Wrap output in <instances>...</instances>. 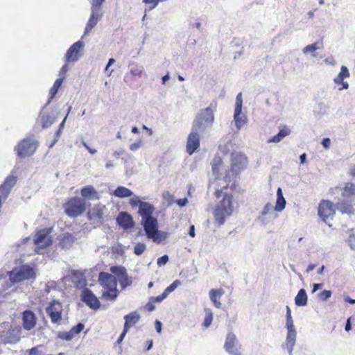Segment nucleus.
I'll return each mask as SVG.
<instances>
[{
    "mask_svg": "<svg viewBox=\"0 0 355 355\" xmlns=\"http://www.w3.org/2000/svg\"><path fill=\"white\" fill-rule=\"evenodd\" d=\"M81 195L83 198L89 200H98L100 196L94 187L87 185L81 189Z\"/></svg>",
    "mask_w": 355,
    "mask_h": 355,
    "instance_id": "obj_25",
    "label": "nucleus"
},
{
    "mask_svg": "<svg viewBox=\"0 0 355 355\" xmlns=\"http://www.w3.org/2000/svg\"><path fill=\"white\" fill-rule=\"evenodd\" d=\"M223 294L224 291L222 288L210 290L209 293V298L215 307L219 309L221 306V303L218 300L223 296Z\"/></svg>",
    "mask_w": 355,
    "mask_h": 355,
    "instance_id": "obj_28",
    "label": "nucleus"
},
{
    "mask_svg": "<svg viewBox=\"0 0 355 355\" xmlns=\"http://www.w3.org/2000/svg\"><path fill=\"white\" fill-rule=\"evenodd\" d=\"M81 300L89 308L97 310L100 307V302L93 292L89 288H85L82 291Z\"/></svg>",
    "mask_w": 355,
    "mask_h": 355,
    "instance_id": "obj_15",
    "label": "nucleus"
},
{
    "mask_svg": "<svg viewBox=\"0 0 355 355\" xmlns=\"http://www.w3.org/2000/svg\"><path fill=\"white\" fill-rule=\"evenodd\" d=\"M242 105H243L242 94H241V92H240L236 96V103H235V110H236L237 114H239L240 110H242Z\"/></svg>",
    "mask_w": 355,
    "mask_h": 355,
    "instance_id": "obj_48",
    "label": "nucleus"
},
{
    "mask_svg": "<svg viewBox=\"0 0 355 355\" xmlns=\"http://www.w3.org/2000/svg\"><path fill=\"white\" fill-rule=\"evenodd\" d=\"M123 153H124L123 149H119V150H115L113 153V156L116 158H118L120 155H123Z\"/></svg>",
    "mask_w": 355,
    "mask_h": 355,
    "instance_id": "obj_63",
    "label": "nucleus"
},
{
    "mask_svg": "<svg viewBox=\"0 0 355 355\" xmlns=\"http://www.w3.org/2000/svg\"><path fill=\"white\" fill-rule=\"evenodd\" d=\"M57 336H58V338H59L62 340H67V341H69L74 338L73 336L71 331H59L57 334Z\"/></svg>",
    "mask_w": 355,
    "mask_h": 355,
    "instance_id": "obj_45",
    "label": "nucleus"
},
{
    "mask_svg": "<svg viewBox=\"0 0 355 355\" xmlns=\"http://www.w3.org/2000/svg\"><path fill=\"white\" fill-rule=\"evenodd\" d=\"M83 145L89 150L91 154H95L97 152L96 149L91 148L85 141H83Z\"/></svg>",
    "mask_w": 355,
    "mask_h": 355,
    "instance_id": "obj_62",
    "label": "nucleus"
},
{
    "mask_svg": "<svg viewBox=\"0 0 355 355\" xmlns=\"http://www.w3.org/2000/svg\"><path fill=\"white\" fill-rule=\"evenodd\" d=\"M84 42L79 40L75 42L67 50L65 58L67 62H76L80 58L79 53L84 47Z\"/></svg>",
    "mask_w": 355,
    "mask_h": 355,
    "instance_id": "obj_19",
    "label": "nucleus"
},
{
    "mask_svg": "<svg viewBox=\"0 0 355 355\" xmlns=\"http://www.w3.org/2000/svg\"><path fill=\"white\" fill-rule=\"evenodd\" d=\"M39 347H34L29 349L28 355H42V352L38 349Z\"/></svg>",
    "mask_w": 355,
    "mask_h": 355,
    "instance_id": "obj_55",
    "label": "nucleus"
},
{
    "mask_svg": "<svg viewBox=\"0 0 355 355\" xmlns=\"http://www.w3.org/2000/svg\"><path fill=\"white\" fill-rule=\"evenodd\" d=\"M307 295L304 289H300L295 297V303L298 306H304L307 304Z\"/></svg>",
    "mask_w": 355,
    "mask_h": 355,
    "instance_id": "obj_34",
    "label": "nucleus"
},
{
    "mask_svg": "<svg viewBox=\"0 0 355 355\" xmlns=\"http://www.w3.org/2000/svg\"><path fill=\"white\" fill-rule=\"evenodd\" d=\"M37 142L30 138L24 139L16 147L17 155L20 157H25L32 155L37 148Z\"/></svg>",
    "mask_w": 355,
    "mask_h": 355,
    "instance_id": "obj_9",
    "label": "nucleus"
},
{
    "mask_svg": "<svg viewBox=\"0 0 355 355\" xmlns=\"http://www.w3.org/2000/svg\"><path fill=\"white\" fill-rule=\"evenodd\" d=\"M141 225L148 238L155 243H161L167 236L166 233L158 230V222L154 216L141 220Z\"/></svg>",
    "mask_w": 355,
    "mask_h": 355,
    "instance_id": "obj_4",
    "label": "nucleus"
},
{
    "mask_svg": "<svg viewBox=\"0 0 355 355\" xmlns=\"http://www.w3.org/2000/svg\"><path fill=\"white\" fill-rule=\"evenodd\" d=\"M143 1H144V3H145L146 4L153 3V6L152 8H155L159 3L157 0H143Z\"/></svg>",
    "mask_w": 355,
    "mask_h": 355,
    "instance_id": "obj_60",
    "label": "nucleus"
},
{
    "mask_svg": "<svg viewBox=\"0 0 355 355\" xmlns=\"http://www.w3.org/2000/svg\"><path fill=\"white\" fill-rule=\"evenodd\" d=\"M44 109L42 110L43 111ZM41 123L43 128H47L50 127L54 122V117L50 114L40 113Z\"/></svg>",
    "mask_w": 355,
    "mask_h": 355,
    "instance_id": "obj_37",
    "label": "nucleus"
},
{
    "mask_svg": "<svg viewBox=\"0 0 355 355\" xmlns=\"http://www.w3.org/2000/svg\"><path fill=\"white\" fill-rule=\"evenodd\" d=\"M113 195L118 198H127L133 196V192L125 187L119 186L113 192Z\"/></svg>",
    "mask_w": 355,
    "mask_h": 355,
    "instance_id": "obj_33",
    "label": "nucleus"
},
{
    "mask_svg": "<svg viewBox=\"0 0 355 355\" xmlns=\"http://www.w3.org/2000/svg\"><path fill=\"white\" fill-rule=\"evenodd\" d=\"M211 166L213 174L215 175L216 179H219L222 175L221 171L224 170L223 163L221 158L219 157H216L213 159Z\"/></svg>",
    "mask_w": 355,
    "mask_h": 355,
    "instance_id": "obj_29",
    "label": "nucleus"
},
{
    "mask_svg": "<svg viewBox=\"0 0 355 355\" xmlns=\"http://www.w3.org/2000/svg\"><path fill=\"white\" fill-rule=\"evenodd\" d=\"M331 295V291L324 290L318 294V297L323 301L327 300Z\"/></svg>",
    "mask_w": 355,
    "mask_h": 355,
    "instance_id": "obj_50",
    "label": "nucleus"
},
{
    "mask_svg": "<svg viewBox=\"0 0 355 355\" xmlns=\"http://www.w3.org/2000/svg\"><path fill=\"white\" fill-rule=\"evenodd\" d=\"M98 282L105 288H116L117 286V279L115 276L107 272H100Z\"/></svg>",
    "mask_w": 355,
    "mask_h": 355,
    "instance_id": "obj_20",
    "label": "nucleus"
},
{
    "mask_svg": "<svg viewBox=\"0 0 355 355\" xmlns=\"http://www.w3.org/2000/svg\"><path fill=\"white\" fill-rule=\"evenodd\" d=\"M324 45L322 40L317 41L311 44L306 45L304 48L302 49V53L304 54H308L309 53H311L312 58H316L317 53L315 51L319 49H323Z\"/></svg>",
    "mask_w": 355,
    "mask_h": 355,
    "instance_id": "obj_26",
    "label": "nucleus"
},
{
    "mask_svg": "<svg viewBox=\"0 0 355 355\" xmlns=\"http://www.w3.org/2000/svg\"><path fill=\"white\" fill-rule=\"evenodd\" d=\"M115 62V60L114 58H110L107 64L105 67V71H107L110 67H111L112 64H113Z\"/></svg>",
    "mask_w": 355,
    "mask_h": 355,
    "instance_id": "obj_64",
    "label": "nucleus"
},
{
    "mask_svg": "<svg viewBox=\"0 0 355 355\" xmlns=\"http://www.w3.org/2000/svg\"><path fill=\"white\" fill-rule=\"evenodd\" d=\"M49 316L51 318V320L54 324H60V321L62 320V312H53L51 311V313H47Z\"/></svg>",
    "mask_w": 355,
    "mask_h": 355,
    "instance_id": "obj_44",
    "label": "nucleus"
},
{
    "mask_svg": "<svg viewBox=\"0 0 355 355\" xmlns=\"http://www.w3.org/2000/svg\"><path fill=\"white\" fill-rule=\"evenodd\" d=\"M199 133L200 130H194L192 127L187 143V151L189 155H192L200 146Z\"/></svg>",
    "mask_w": 355,
    "mask_h": 355,
    "instance_id": "obj_18",
    "label": "nucleus"
},
{
    "mask_svg": "<svg viewBox=\"0 0 355 355\" xmlns=\"http://www.w3.org/2000/svg\"><path fill=\"white\" fill-rule=\"evenodd\" d=\"M107 208L105 205L98 204L94 205L87 213L88 218L90 220L96 221L101 223L107 213Z\"/></svg>",
    "mask_w": 355,
    "mask_h": 355,
    "instance_id": "obj_14",
    "label": "nucleus"
},
{
    "mask_svg": "<svg viewBox=\"0 0 355 355\" xmlns=\"http://www.w3.org/2000/svg\"><path fill=\"white\" fill-rule=\"evenodd\" d=\"M232 173H237L239 171L245 168L248 164L247 157L240 153H232L231 155Z\"/></svg>",
    "mask_w": 355,
    "mask_h": 355,
    "instance_id": "obj_13",
    "label": "nucleus"
},
{
    "mask_svg": "<svg viewBox=\"0 0 355 355\" xmlns=\"http://www.w3.org/2000/svg\"><path fill=\"white\" fill-rule=\"evenodd\" d=\"M143 145L142 141L141 139L138 140L137 141L132 143L130 145V149L132 151H136L137 149L141 148Z\"/></svg>",
    "mask_w": 355,
    "mask_h": 355,
    "instance_id": "obj_52",
    "label": "nucleus"
},
{
    "mask_svg": "<svg viewBox=\"0 0 355 355\" xmlns=\"http://www.w3.org/2000/svg\"><path fill=\"white\" fill-rule=\"evenodd\" d=\"M46 313H51V311L62 312V305L59 302V301L54 300L50 303L49 306L48 307H46Z\"/></svg>",
    "mask_w": 355,
    "mask_h": 355,
    "instance_id": "obj_40",
    "label": "nucleus"
},
{
    "mask_svg": "<svg viewBox=\"0 0 355 355\" xmlns=\"http://www.w3.org/2000/svg\"><path fill=\"white\" fill-rule=\"evenodd\" d=\"M350 73L345 66H342L340 69V71L338 75L334 78V82L336 85H341L342 87L338 88V90L347 89L349 88V83L347 81H344V79L349 77Z\"/></svg>",
    "mask_w": 355,
    "mask_h": 355,
    "instance_id": "obj_21",
    "label": "nucleus"
},
{
    "mask_svg": "<svg viewBox=\"0 0 355 355\" xmlns=\"http://www.w3.org/2000/svg\"><path fill=\"white\" fill-rule=\"evenodd\" d=\"M287 334L283 347L286 349L289 355H293V351L296 343L297 331L294 326V322L291 316V311L288 306H286V324Z\"/></svg>",
    "mask_w": 355,
    "mask_h": 355,
    "instance_id": "obj_3",
    "label": "nucleus"
},
{
    "mask_svg": "<svg viewBox=\"0 0 355 355\" xmlns=\"http://www.w3.org/2000/svg\"><path fill=\"white\" fill-rule=\"evenodd\" d=\"M336 210V205L328 200H322L318 207V216L329 226L331 225L328 223L329 220H332Z\"/></svg>",
    "mask_w": 355,
    "mask_h": 355,
    "instance_id": "obj_11",
    "label": "nucleus"
},
{
    "mask_svg": "<svg viewBox=\"0 0 355 355\" xmlns=\"http://www.w3.org/2000/svg\"><path fill=\"white\" fill-rule=\"evenodd\" d=\"M347 243L350 248L355 250V232H352L349 235Z\"/></svg>",
    "mask_w": 355,
    "mask_h": 355,
    "instance_id": "obj_51",
    "label": "nucleus"
},
{
    "mask_svg": "<svg viewBox=\"0 0 355 355\" xmlns=\"http://www.w3.org/2000/svg\"><path fill=\"white\" fill-rule=\"evenodd\" d=\"M242 110H240L239 114L236 110H234V120L235 121L236 127L237 129H241L246 123V116L241 114Z\"/></svg>",
    "mask_w": 355,
    "mask_h": 355,
    "instance_id": "obj_36",
    "label": "nucleus"
},
{
    "mask_svg": "<svg viewBox=\"0 0 355 355\" xmlns=\"http://www.w3.org/2000/svg\"><path fill=\"white\" fill-rule=\"evenodd\" d=\"M146 249V245L143 243H138L134 248V253L136 255H141Z\"/></svg>",
    "mask_w": 355,
    "mask_h": 355,
    "instance_id": "obj_47",
    "label": "nucleus"
},
{
    "mask_svg": "<svg viewBox=\"0 0 355 355\" xmlns=\"http://www.w3.org/2000/svg\"><path fill=\"white\" fill-rule=\"evenodd\" d=\"M128 70L130 74L132 76V79L134 80L140 78L142 75L146 74L143 66L136 62L130 63Z\"/></svg>",
    "mask_w": 355,
    "mask_h": 355,
    "instance_id": "obj_24",
    "label": "nucleus"
},
{
    "mask_svg": "<svg viewBox=\"0 0 355 355\" xmlns=\"http://www.w3.org/2000/svg\"><path fill=\"white\" fill-rule=\"evenodd\" d=\"M17 182V178L12 175L8 176L5 180L3 184L0 186V193L6 200L10 194L11 189Z\"/></svg>",
    "mask_w": 355,
    "mask_h": 355,
    "instance_id": "obj_22",
    "label": "nucleus"
},
{
    "mask_svg": "<svg viewBox=\"0 0 355 355\" xmlns=\"http://www.w3.org/2000/svg\"><path fill=\"white\" fill-rule=\"evenodd\" d=\"M324 62H325V64H329V65L334 66L336 64V61H335L334 58L331 56L325 58Z\"/></svg>",
    "mask_w": 355,
    "mask_h": 355,
    "instance_id": "obj_57",
    "label": "nucleus"
},
{
    "mask_svg": "<svg viewBox=\"0 0 355 355\" xmlns=\"http://www.w3.org/2000/svg\"><path fill=\"white\" fill-rule=\"evenodd\" d=\"M166 297L165 294H164V293H162V295H159V296H157V297H150V300L151 301H153V303H155V302L159 303V302H162V301H163Z\"/></svg>",
    "mask_w": 355,
    "mask_h": 355,
    "instance_id": "obj_54",
    "label": "nucleus"
},
{
    "mask_svg": "<svg viewBox=\"0 0 355 355\" xmlns=\"http://www.w3.org/2000/svg\"><path fill=\"white\" fill-rule=\"evenodd\" d=\"M62 82H63V78H58L55 81L53 87L50 89V91H49V96H50L49 98L48 101L46 102V103L42 107V109H44L48 105H49L51 103L52 98L57 94L59 88L61 87V85L62 84Z\"/></svg>",
    "mask_w": 355,
    "mask_h": 355,
    "instance_id": "obj_31",
    "label": "nucleus"
},
{
    "mask_svg": "<svg viewBox=\"0 0 355 355\" xmlns=\"http://www.w3.org/2000/svg\"><path fill=\"white\" fill-rule=\"evenodd\" d=\"M146 309L149 311H154L155 306V305L153 304V301H151L150 299H149V301L146 304Z\"/></svg>",
    "mask_w": 355,
    "mask_h": 355,
    "instance_id": "obj_59",
    "label": "nucleus"
},
{
    "mask_svg": "<svg viewBox=\"0 0 355 355\" xmlns=\"http://www.w3.org/2000/svg\"><path fill=\"white\" fill-rule=\"evenodd\" d=\"M125 324L123 328L129 330L130 327L135 325L140 319V315L137 311L131 312L123 317Z\"/></svg>",
    "mask_w": 355,
    "mask_h": 355,
    "instance_id": "obj_27",
    "label": "nucleus"
},
{
    "mask_svg": "<svg viewBox=\"0 0 355 355\" xmlns=\"http://www.w3.org/2000/svg\"><path fill=\"white\" fill-rule=\"evenodd\" d=\"M117 223L124 229L131 228L134 225L132 216L126 212H121L116 218Z\"/></svg>",
    "mask_w": 355,
    "mask_h": 355,
    "instance_id": "obj_23",
    "label": "nucleus"
},
{
    "mask_svg": "<svg viewBox=\"0 0 355 355\" xmlns=\"http://www.w3.org/2000/svg\"><path fill=\"white\" fill-rule=\"evenodd\" d=\"M21 320L23 328L26 331L33 329L37 321L35 314L31 310H25L22 312Z\"/></svg>",
    "mask_w": 355,
    "mask_h": 355,
    "instance_id": "obj_16",
    "label": "nucleus"
},
{
    "mask_svg": "<svg viewBox=\"0 0 355 355\" xmlns=\"http://www.w3.org/2000/svg\"><path fill=\"white\" fill-rule=\"evenodd\" d=\"M128 331V330L123 328V332L121 333V334L120 335V336L119 337V338L117 340V343H121L123 340V339L124 338V337Z\"/></svg>",
    "mask_w": 355,
    "mask_h": 355,
    "instance_id": "obj_61",
    "label": "nucleus"
},
{
    "mask_svg": "<svg viewBox=\"0 0 355 355\" xmlns=\"http://www.w3.org/2000/svg\"><path fill=\"white\" fill-rule=\"evenodd\" d=\"M180 285V282L179 280H175L170 286H168L163 292L165 294L166 297H167L169 293H172L178 286Z\"/></svg>",
    "mask_w": 355,
    "mask_h": 355,
    "instance_id": "obj_46",
    "label": "nucleus"
},
{
    "mask_svg": "<svg viewBox=\"0 0 355 355\" xmlns=\"http://www.w3.org/2000/svg\"><path fill=\"white\" fill-rule=\"evenodd\" d=\"M273 208L272 205L270 202H268L265 205L263 208V210L261 212V215L259 216V219L262 222L265 221V216L272 211Z\"/></svg>",
    "mask_w": 355,
    "mask_h": 355,
    "instance_id": "obj_43",
    "label": "nucleus"
},
{
    "mask_svg": "<svg viewBox=\"0 0 355 355\" xmlns=\"http://www.w3.org/2000/svg\"><path fill=\"white\" fill-rule=\"evenodd\" d=\"M92 4L91 15L87 23L84 36L87 35L92 28L97 24L98 20L101 18L103 12L101 11V5L105 0H89Z\"/></svg>",
    "mask_w": 355,
    "mask_h": 355,
    "instance_id": "obj_6",
    "label": "nucleus"
},
{
    "mask_svg": "<svg viewBox=\"0 0 355 355\" xmlns=\"http://www.w3.org/2000/svg\"><path fill=\"white\" fill-rule=\"evenodd\" d=\"M112 273L116 275L119 278V282L122 288H125L132 284L131 279L128 276L126 270L121 266H112L110 268Z\"/></svg>",
    "mask_w": 355,
    "mask_h": 355,
    "instance_id": "obj_17",
    "label": "nucleus"
},
{
    "mask_svg": "<svg viewBox=\"0 0 355 355\" xmlns=\"http://www.w3.org/2000/svg\"><path fill=\"white\" fill-rule=\"evenodd\" d=\"M205 318L203 322V325L205 326V327L207 328L211 325V322L213 320V313L210 309H205Z\"/></svg>",
    "mask_w": 355,
    "mask_h": 355,
    "instance_id": "obj_42",
    "label": "nucleus"
},
{
    "mask_svg": "<svg viewBox=\"0 0 355 355\" xmlns=\"http://www.w3.org/2000/svg\"><path fill=\"white\" fill-rule=\"evenodd\" d=\"M74 241L73 237L71 234H65L63 236L60 241L62 248H68L71 246Z\"/></svg>",
    "mask_w": 355,
    "mask_h": 355,
    "instance_id": "obj_41",
    "label": "nucleus"
},
{
    "mask_svg": "<svg viewBox=\"0 0 355 355\" xmlns=\"http://www.w3.org/2000/svg\"><path fill=\"white\" fill-rule=\"evenodd\" d=\"M336 209L342 214H354V209L351 205L345 202H338L336 205Z\"/></svg>",
    "mask_w": 355,
    "mask_h": 355,
    "instance_id": "obj_38",
    "label": "nucleus"
},
{
    "mask_svg": "<svg viewBox=\"0 0 355 355\" xmlns=\"http://www.w3.org/2000/svg\"><path fill=\"white\" fill-rule=\"evenodd\" d=\"M85 210V203L80 198L70 199L65 208L66 214L70 217H77L81 215Z\"/></svg>",
    "mask_w": 355,
    "mask_h": 355,
    "instance_id": "obj_10",
    "label": "nucleus"
},
{
    "mask_svg": "<svg viewBox=\"0 0 355 355\" xmlns=\"http://www.w3.org/2000/svg\"><path fill=\"white\" fill-rule=\"evenodd\" d=\"M130 204L132 207H139L138 213L141 220L153 217L155 207L149 202L141 201L139 196H133L130 200Z\"/></svg>",
    "mask_w": 355,
    "mask_h": 355,
    "instance_id": "obj_8",
    "label": "nucleus"
},
{
    "mask_svg": "<svg viewBox=\"0 0 355 355\" xmlns=\"http://www.w3.org/2000/svg\"><path fill=\"white\" fill-rule=\"evenodd\" d=\"M10 280L12 284H16L24 280L35 279L36 277L34 269L27 265H23L19 268H15L8 272Z\"/></svg>",
    "mask_w": 355,
    "mask_h": 355,
    "instance_id": "obj_5",
    "label": "nucleus"
},
{
    "mask_svg": "<svg viewBox=\"0 0 355 355\" xmlns=\"http://www.w3.org/2000/svg\"><path fill=\"white\" fill-rule=\"evenodd\" d=\"M322 144L324 148L327 149L329 148L331 144V140L329 138H324L322 141Z\"/></svg>",
    "mask_w": 355,
    "mask_h": 355,
    "instance_id": "obj_58",
    "label": "nucleus"
},
{
    "mask_svg": "<svg viewBox=\"0 0 355 355\" xmlns=\"http://www.w3.org/2000/svg\"><path fill=\"white\" fill-rule=\"evenodd\" d=\"M176 203L177 205H178L180 207H184L187 205V204L188 203V200L187 198H180V199H178L177 201H176Z\"/></svg>",
    "mask_w": 355,
    "mask_h": 355,
    "instance_id": "obj_56",
    "label": "nucleus"
},
{
    "mask_svg": "<svg viewBox=\"0 0 355 355\" xmlns=\"http://www.w3.org/2000/svg\"><path fill=\"white\" fill-rule=\"evenodd\" d=\"M215 196L217 198H219L222 196H223V200L216 207L214 211L215 220L219 225H221L233 211L232 197L231 195L223 193L222 190L218 189L215 191Z\"/></svg>",
    "mask_w": 355,
    "mask_h": 355,
    "instance_id": "obj_1",
    "label": "nucleus"
},
{
    "mask_svg": "<svg viewBox=\"0 0 355 355\" xmlns=\"http://www.w3.org/2000/svg\"><path fill=\"white\" fill-rule=\"evenodd\" d=\"M224 347L225 351L230 355H242L241 345L236 336L232 332L227 334Z\"/></svg>",
    "mask_w": 355,
    "mask_h": 355,
    "instance_id": "obj_12",
    "label": "nucleus"
},
{
    "mask_svg": "<svg viewBox=\"0 0 355 355\" xmlns=\"http://www.w3.org/2000/svg\"><path fill=\"white\" fill-rule=\"evenodd\" d=\"M51 229L44 228L36 233L34 237V243L36 245L35 252L37 254H43V250L51 245Z\"/></svg>",
    "mask_w": 355,
    "mask_h": 355,
    "instance_id": "obj_7",
    "label": "nucleus"
},
{
    "mask_svg": "<svg viewBox=\"0 0 355 355\" xmlns=\"http://www.w3.org/2000/svg\"><path fill=\"white\" fill-rule=\"evenodd\" d=\"M214 112L215 109L212 107V105L201 110L193 122V130L204 132L207 129L210 128L214 121Z\"/></svg>",
    "mask_w": 355,
    "mask_h": 355,
    "instance_id": "obj_2",
    "label": "nucleus"
},
{
    "mask_svg": "<svg viewBox=\"0 0 355 355\" xmlns=\"http://www.w3.org/2000/svg\"><path fill=\"white\" fill-rule=\"evenodd\" d=\"M107 291L102 294V297L110 301H114L118 296V291L116 288H106Z\"/></svg>",
    "mask_w": 355,
    "mask_h": 355,
    "instance_id": "obj_39",
    "label": "nucleus"
},
{
    "mask_svg": "<svg viewBox=\"0 0 355 355\" xmlns=\"http://www.w3.org/2000/svg\"><path fill=\"white\" fill-rule=\"evenodd\" d=\"M342 194L345 198H355V184L352 182H347L343 189Z\"/></svg>",
    "mask_w": 355,
    "mask_h": 355,
    "instance_id": "obj_35",
    "label": "nucleus"
},
{
    "mask_svg": "<svg viewBox=\"0 0 355 355\" xmlns=\"http://www.w3.org/2000/svg\"><path fill=\"white\" fill-rule=\"evenodd\" d=\"M168 261V256L166 254L163 255L157 259V264L159 266H164Z\"/></svg>",
    "mask_w": 355,
    "mask_h": 355,
    "instance_id": "obj_53",
    "label": "nucleus"
},
{
    "mask_svg": "<svg viewBox=\"0 0 355 355\" xmlns=\"http://www.w3.org/2000/svg\"><path fill=\"white\" fill-rule=\"evenodd\" d=\"M286 201L283 196L282 190L279 187L277 190V200L275 206V210L277 212H282L286 207Z\"/></svg>",
    "mask_w": 355,
    "mask_h": 355,
    "instance_id": "obj_30",
    "label": "nucleus"
},
{
    "mask_svg": "<svg viewBox=\"0 0 355 355\" xmlns=\"http://www.w3.org/2000/svg\"><path fill=\"white\" fill-rule=\"evenodd\" d=\"M291 133V130L286 127L284 126L279 132L270 138L268 142L270 143H278L281 141L285 137L288 136Z\"/></svg>",
    "mask_w": 355,
    "mask_h": 355,
    "instance_id": "obj_32",
    "label": "nucleus"
},
{
    "mask_svg": "<svg viewBox=\"0 0 355 355\" xmlns=\"http://www.w3.org/2000/svg\"><path fill=\"white\" fill-rule=\"evenodd\" d=\"M84 324L83 323H78L76 326L71 328L70 330L73 337L80 333L84 329Z\"/></svg>",
    "mask_w": 355,
    "mask_h": 355,
    "instance_id": "obj_49",
    "label": "nucleus"
}]
</instances>
